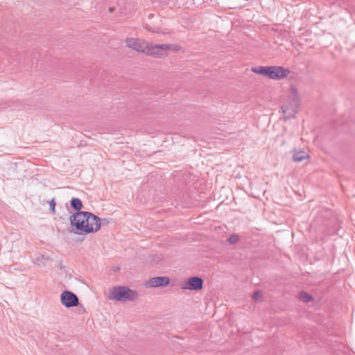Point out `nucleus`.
<instances>
[{
  "instance_id": "obj_12",
  "label": "nucleus",
  "mask_w": 355,
  "mask_h": 355,
  "mask_svg": "<svg viewBox=\"0 0 355 355\" xmlns=\"http://www.w3.org/2000/svg\"><path fill=\"white\" fill-rule=\"evenodd\" d=\"M300 299L304 302H309L313 300V297L311 295L306 293L305 291H301L300 293Z\"/></svg>"
},
{
  "instance_id": "obj_1",
  "label": "nucleus",
  "mask_w": 355,
  "mask_h": 355,
  "mask_svg": "<svg viewBox=\"0 0 355 355\" xmlns=\"http://www.w3.org/2000/svg\"><path fill=\"white\" fill-rule=\"evenodd\" d=\"M71 227L68 232L78 235H87L97 232L101 227L98 216L89 211L73 214L70 218Z\"/></svg>"
},
{
  "instance_id": "obj_2",
  "label": "nucleus",
  "mask_w": 355,
  "mask_h": 355,
  "mask_svg": "<svg viewBox=\"0 0 355 355\" xmlns=\"http://www.w3.org/2000/svg\"><path fill=\"white\" fill-rule=\"evenodd\" d=\"M126 45L128 48L135 50L138 52L145 53L148 55L160 58L165 55V52L168 50L178 51L180 47L175 44H148L143 40L128 37L125 40Z\"/></svg>"
},
{
  "instance_id": "obj_4",
  "label": "nucleus",
  "mask_w": 355,
  "mask_h": 355,
  "mask_svg": "<svg viewBox=\"0 0 355 355\" xmlns=\"http://www.w3.org/2000/svg\"><path fill=\"white\" fill-rule=\"evenodd\" d=\"M139 295L136 291L131 290L128 286H114L110 291L108 298L117 302L134 301Z\"/></svg>"
},
{
  "instance_id": "obj_13",
  "label": "nucleus",
  "mask_w": 355,
  "mask_h": 355,
  "mask_svg": "<svg viewBox=\"0 0 355 355\" xmlns=\"http://www.w3.org/2000/svg\"><path fill=\"white\" fill-rule=\"evenodd\" d=\"M239 241V236L238 234H232L229 239H228V242L230 243V244H235L238 241Z\"/></svg>"
},
{
  "instance_id": "obj_5",
  "label": "nucleus",
  "mask_w": 355,
  "mask_h": 355,
  "mask_svg": "<svg viewBox=\"0 0 355 355\" xmlns=\"http://www.w3.org/2000/svg\"><path fill=\"white\" fill-rule=\"evenodd\" d=\"M180 288L183 290L200 291L203 288V279L200 277H191L182 282Z\"/></svg>"
},
{
  "instance_id": "obj_8",
  "label": "nucleus",
  "mask_w": 355,
  "mask_h": 355,
  "mask_svg": "<svg viewBox=\"0 0 355 355\" xmlns=\"http://www.w3.org/2000/svg\"><path fill=\"white\" fill-rule=\"evenodd\" d=\"M169 278L167 277H155L149 279L146 283V287L155 288L159 286H165L169 284Z\"/></svg>"
},
{
  "instance_id": "obj_11",
  "label": "nucleus",
  "mask_w": 355,
  "mask_h": 355,
  "mask_svg": "<svg viewBox=\"0 0 355 355\" xmlns=\"http://www.w3.org/2000/svg\"><path fill=\"white\" fill-rule=\"evenodd\" d=\"M268 67H257L252 68V71L257 74H261L267 77V71Z\"/></svg>"
},
{
  "instance_id": "obj_9",
  "label": "nucleus",
  "mask_w": 355,
  "mask_h": 355,
  "mask_svg": "<svg viewBox=\"0 0 355 355\" xmlns=\"http://www.w3.org/2000/svg\"><path fill=\"white\" fill-rule=\"evenodd\" d=\"M293 161L295 162H300L304 159H306L309 158V154L302 150V149H293Z\"/></svg>"
},
{
  "instance_id": "obj_3",
  "label": "nucleus",
  "mask_w": 355,
  "mask_h": 355,
  "mask_svg": "<svg viewBox=\"0 0 355 355\" xmlns=\"http://www.w3.org/2000/svg\"><path fill=\"white\" fill-rule=\"evenodd\" d=\"M300 96L297 90L293 86L291 87L288 96L282 105L284 119L294 118L297 113L300 105Z\"/></svg>"
},
{
  "instance_id": "obj_14",
  "label": "nucleus",
  "mask_w": 355,
  "mask_h": 355,
  "mask_svg": "<svg viewBox=\"0 0 355 355\" xmlns=\"http://www.w3.org/2000/svg\"><path fill=\"white\" fill-rule=\"evenodd\" d=\"M49 209H50V210H51L53 213H55V198H53V199L49 202Z\"/></svg>"
},
{
  "instance_id": "obj_7",
  "label": "nucleus",
  "mask_w": 355,
  "mask_h": 355,
  "mask_svg": "<svg viewBox=\"0 0 355 355\" xmlns=\"http://www.w3.org/2000/svg\"><path fill=\"white\" fill-rule=\"evenodd\" d=\"M60 302L67 308L77 306L79 304L77 295L69 291H64L61 293Z\"/></svg>"
},
{
  "instance_id": "obj_15",
  "label": "nucleus",
  "mask_w": 355,
  "mask_h": 355,
  "mask_svg": "<svg viewBox=\"0 0 355 355\" xmlns=\"http://www.w3.org/2000/svg\"><path fill=\"white\" fill-rule=\"evenodd\" d=\"M260 297H261V293H260V291H255V292L253 293V295H252V298H253L254 300H256V301L259 300L260 299Z\"/></svg>"
},
{
  "instance_id": "obj_6",
  "label": "nucleus",
  "mask_w": 355,
  "mask_h": 355,
  "mask_svg": "<svg viewBox=\"0 0 355 355\" xmlns=\"http://www.w3.org/2000/svg\"><path fill=\"white\" fill-rule=\"evenodd\" d=\"M290 71L283 67L270 66L268 67L267 78L273 80H279L286 77Z\"/></svg>"
},
{
  "instance_id": "obj_16",
  "label": "nucleus",
  "mask_w": 355,
  "mask_h": 355,
  "mask_svg": "<svg viewBox=\"0 0 355 355\" xmlns=\"http://www.w3.org/2000/svg\"><path fill=\"white\" fill-rule=\"evenodd\" d=\"M146 28L148 31H152V32H154V33H158V31H155V30H154V29L153 30L151 27L147 26Z\"/></svg>"
},
{
  "instance_id": "obj_10",
  "label": "nucleus",
  "mask_w": 355,
  "mask_h": 355,
  "mask_svg": "<svg viewBox=\"0 0 355 355\" xmlns=\"http://www.w3.org/2000/svg\"><path fill=\"white\" fill-rule=\"evenodd\" d=\"M83 202L79 198H73L71 200V207L74 210L77 211V212L82 211L81 209L83 208Z\"/></svg>"
},
{
  "instance_id": "obj_17",
  "label": "nucleus",
  "mask_w": 355,
  "mask_h": 355,
  "mask_svg": "<svg viewBox=\"0 0 355 355\" xmlns=\"http://www.w3.org/2000/svg\"><path fill=\"white\" fill-rule=\"evenodd\" d=\"M114 10V7H110V8H109V11H110V12H112Z\"/></svg>"
}]
</instances>
